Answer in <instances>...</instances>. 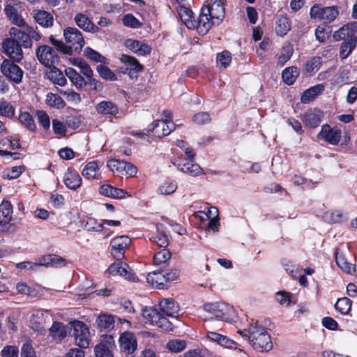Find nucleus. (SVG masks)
Returning <instances> with one entry per match:
<instances>
[{"label":"nucleus","instance_id":"obj_29","mask_svg":"<svg viewBox=\"0 0 357 357\" xmlns=\"http://www.w3.org/2000/svg\"><path fill=\"white\" fill-rule=\"evenodd\" d=\"M13 218V206L8 201H3L0 204V225H6Z\"/></svg>","mask_w":357,"mask_h":357},{"label":"nucleus","instance_id":"obj_19","mask_svg":"<svg viewBox=\"0 0 357 357\" xmlns=\"http://www.w3.org/2000/svg\"><path fill=\"white\" fill-rule=\"evenodd\" d=\"M63 181L65 185L70 189L75 190L82 185V178L79 174L73 169H68L64 174Z\"/></svg>","mask_w":357,"mask_h":357},{"label":"nucleus","instance_id":"obj_15","mask_svg":"<svg viewBox=\"0 0 357 357\" xmlns=\"http://www.w3.org/2000/svg\"><path fill=\"white\" fill-rule=\"evenodd\" d=\"M356 31L357 22H352L344 25L337 31H335L333 36L337 41L341 40H344V41H351V39L357 41V38L355 36Z\"/></svg>","mask_w":357,"mask_h":357},{"label":"nucleus","instance_id":"obj_26","mask_svg":"<svg viewBox=\"0 0 357 357\" xmlns=\"http://www.w3.org/2000/svg\"><path fill=\"white\" fill-rule=\"evenodd\" d=\"M96 112L100 114L116 116L119 113V107L112 101L103 100L96 107Z\"/></svg>","mask_w":357,"mask_h":357},{"label":"nucleus","instance_id":"obj_57","mask_svg":"<svg viewBox=\"0 0 357 357\" xmlns=\"http://www.w3.org/2000/svg\"><path fill=\"white\" fill-rule=\"evenodd\" d=\"M275 298L282 305L288 306L292 302L290 291H277Z\"/></svg>","mask_w":357,"mask_h":357},{"label":"nucleus","instance_id":"obj_5","mask_svg":"<svg viewBox=\"0 0 357 357\" xmlns=\"http://www.w3.org/2000/svg\"><path fill=\"white\" fill-rule=\"evenodd\" d=\"M36 56L38 61L47 68L56 66L59 61V57L56 51L48 45L40 46L36 50Z\"/></svg>","mask_w":357,"mask_h":357},{"label":"nucleus","instance_id":"obj_16","mask_svg":"<svg viewBox=\"0 0 357 357\" xmlns=\"http://www.w3.org/2000/svg\"><path fill=\"white\" fill-rule=\"evenodd\" d=\"M122 351L126 354H132L137 349V342L135 335L130 332H124L119 338Z\"/></svg>","mask_w":357,"mask_h":357},{"label":"nucleus","instance_id":"obj_2","mask_svg":"<svg viewBox=\"0 0 357 357\" xmlns=\"http://www.w3.org/2000/svg\"><path fill=\"white\" fill-rule=\"evenodd\" d=\"M242 336L248 337L252 348L257 352H268L273 349V344L271 335L266 328L258 324L251 323L248 331H240Z\"/></svg>","mask_w":357,"mask_h":357},{"label":"nucleus","instance_id":"obj_63","mask_svg":"<svg viewBox=\"0 0 357 357\" xmlns=\"http://www.w3.org/2000/svg\"><path fill=\"white\" fill-rule=\"evenodd\" d=\"M217 63L221 67L226 68L231 61V56L230 52L223 51L217 55Z\"/></svg>","mask_w":357,"mask_h":357},{"label":"nucleus","instance_id":"obj_60","mask_svg":"<svg viewBox=\"0 0 357 357\" xmlns=\"http://www.w3.org/2000/svg\"><path fill=\"white\" fill-rule=\"evenodd\" d=\"M60 93L65 96L66 100L71 104L78 105L82 100L80 95L73 90L60 91Z\"/></svg>","mask_w":357,"mask_h":357},{"label":"nucleus","instance_id":"obj_34","mask_svg":"<svg viewBox=\"0 0 357 357\" xmlns=\"http://www.w3.org/2000/svg\"><path fill=\"white\" fill-rule=\"evenodd\" d=\"M65 74L77 89H80L86 86V82L84 77L73 68H66Z\"/></svg>","mask_w":357,"mask_h":357},{"label":"nucleus","instance_id":"obj_35","mask_svg":"<svg viewBox=\"0 0 357 357\" xmlns=\"http://www.w3.org/2000/svg\"><path fill=\"white\" fill-rule=\"evenodd\" d=\"M70 62L72 65L79 68L81 73L86 77L88 81L92 79L93 73L90 66L83 59L79 58H71Z\"/></svg>","mask_w":357,"mask_h":357},{"label":"nucleus","instance_id":"obj_59","mask_svg":"<svg viewBox=\"0 0 357 357\" xmlns=\"http://www.w3.org/2000/svg\"><path fill=\"white\" fill-rule=\"evenodd\" d=\"M94 352L96 357H114L108 347L103 343L95 346Z\"/></svg>","mask_w":357,"mask_h":357},{"label":"nucleus","instance_id":"obj_12","mask_svg":"<svg viewBox=\"0 0 357 357\" xmlns=\"http://www.w3.org/2000/svg\"><path fill=\"white\" fill-rule=\"evenodd\" d=\"M2 48L3 52L14 61L20 62L23 59L22 46L11 38L3 41Z\"/></svg>","mask_w":357,"mask_h":357},{"label":"nucleus","instance_id":"obj_54","mask_svg":"<svg viewBox=\"0 0 357 357\" xmlns=\"http://www.w3.org/2000/svg\"><path fill=\"white\" fill-rule=\"evenodd\" d=\"M167 347L169 351L178 353L185 349L186 342L183 340H172L168 342Z\"/></svg>","mask_w":357,"mask_h":357},{"label":"nucleus","instance_id":"obj_3","mask_svg":"<svg viewBox=\"0 0 357 357\" xmlns=\"http://www.w3.org/2000/svg\"><path fill=\"white\" fill-rule=\"evenodd\" d=\"M204 309L227 322L235 321L237 318L234 307L225 302L207 303L204 305Z\"/></svg>","mask_w":357,"mask_h":357},{"label":"nucleus","instance_id":"obj_41","mask_svg":"<svg viewBox=\"0 0 357 357\" xmlns=\"http://www.w3.org/2000/svg\"><path fill=\"white\" fill-rule=\"evenodd\" d=\"M298 75L299 70L296 67L292 66L285 68L282 71V76L284 82L286 84L291 85L296 81Z\"/></svg>","mask_w":357,"mask_h":357},{"label":"nucleus","instance_id":"obj_40","mask_svg":"<svg viewBox=\"0 0 357 357\" xmlns=\"http://www.w3.org/2000/svg\"><path fill=\"white\" fill-rule=\"evenodd\" d=\"M177 189V183L174 181L166 180L160 183L158 188L157 192L160 195H171Z\"/></svg>","mask_w":357,"mask_h":357},{"label":"nucleus","instance_id":"obj_20","mask_svg":"<svg viewBox=\"0 0 357 357\" xmlns=\"http://www.w3.org/2000/svg\"><path fill=\"white\" fill-rule=\"evenodd\" d=\"M159 305L160 310L167 316L172 317H178L179 305L173 298H164L160 301Z\"/></svg>","mask_w":357,"mask_h":357},{"label":"nucleus","instance_id":"obj_47","mask_svg":"<svg viewBox=\"0 0 357 357\" xmlns=\"http://www.w3.org/2000/svg\"><path fill=\"white\" fill-rule=\"evenodd\" d=\"M45 102L50 107L56 108H63L65 106V102L58 95L52 93L46 96Z\"/></svg>","mask_w":357,"mask_h":357},{"label":"nucleus","instance_id":"obj_6","mask_svg":"<svg viewBox=\"0 0 357 357\" xmlns=\"http://www.w3.org/2000/svg\"><path fill=\"white\" fill-rule=\"evenodd\" d=\"M108 168L121 176H134L137 174V168L133 165L126 161L112 159L107 162Z\"/></svg>","mask_w":357,"mask_h":357},{"label":"nucleus","instance_id":"obj_62","mask_svg":"<svg viewBox=\"0 0 357 357\" xmlns=\"http://www.w3.org/2000/svg\"><path fill=\"white\" fill-rule=\"evenodd\" d=\"M155 325L167 332L173 331L174 330V326L172 322L167 318L162 316L161 314L157 319Z\"/></svg>","mask_w":357,"mask_h":357},{"label":"nucleus","instance_id":"obj_51","mask_svg":"<svg viewBox=\"0 0 357 357\" xmlns=\"http://www.w3.org/2000/svg\"><path fill=\"white\" fill-rule=\"evenodd\" d=\"M208 337L211 340L216 342L221 346L225 347H231V344L232 343L231 340H230L227 336H225L216 332L209 333Z\"/></svg>","mask_w":357,"mask_h":357},{"label":"nucleus","instance_id":"obj_10","mask_svg":"<svg viewBox=\"0 0 357 357\" xmlns=\"http://www.w3.org/2000/svg\"><path fill=\"white\" fill-rule=\"evenodd\" d=\"M131 243L130 238L127 236H120L113 238L110 245L111 254L116 260H121L124 257L126 250Z\"/></svg>","mask_w":357,"mask_h":357},{"label":"nucleus","instance_id":"obj_18","mask_svg":"<svg viewBox=\"0 0 357 357\" xmlns=\"http://www.w3.org/2000/svg\"><path fill=\"white\" fill-rule=\"evenodd\" d=\"M324 116L323 112L318 109H309L303 116L302 120L305 125L310 128L317 127Z\"/></svg>","mask_w":357,"mask_h":357},{"label":"nucleus","instance_id":"obj_22","mask_svg":"<svg viewBox=\"0 0 357 357\" xmlns=\"http://www.w3.org/2000/svg\"><path fill=\"white\" fill-rule=\"evenodd\" d=\"M178 13L181 21L188 29H197L198 21L195 20L193 13L190 9L185 6H180L178 8Z\"/></svg>","mask_w":357,"mask_h":357},{"label":"nucleus","instance_id":"obj_45","mask_svg":"<svg viewBox=\"0 0 357 357\" xmlns=\"http://www.w3.org/2000/svg\"><path fill=\"white\" fill-rule=\"evenodd\" d=\"M24 166H15L3 171L2 177L5 179L17 178L24 171Z\"/></svg>","mask_w":357,"mask_h":357},{"label":"nucleus","instance_id":"obj_52","mask_svg":"<svg viewBox=\"0 0 357 357\" xmlns=\"http://www.w3.org/2000/svg\"><path fill=\"white\" fill-rule=\"evenodd\" d=\"M19 120L22 125H24L27 129L31 131H35L36 126L32 116L28 112L21 113L19 117Z\"/></svg>","mask_w":357,"mask_h":357},{"label":"nucleus","instance_id":"obj_21","mask_svg":"<svg viewBox=\"0 0 357 357\" xmlns=\"http://www.w3.org/2000/svg\"><path fill=\"white\" fill-rule=\"evenodd\" d=\"M99 192L102 195L114 199H123L127 196L130 197V195L124 190L114 188L109 184L101 185Z\"/></svg>","mask_w":357,"mask_h":357},{"label":"nucleus","instance_id":"obj_43","mask_svg":"<svg viewBox=\"0 0 357 357\" xmlns=\"http://www.w3.org/2000/svg\"><path fill=\"white\" fill-rule=\"evenodd\" d=\"M357 41H344L340 48V56L342 59L347 58L356 46Z\"/></svg>","mask_w":357,"mask_h":357},{"label":"nucleus","instance_id":"obj_28","mask_svg":"<svg viewBox=\"0 0 357 357\" xmlns=\"http://www.w3.org/2000/svg\"><path fill=\"white\" fill-rule=\"evenodd\" d=\"M33 17L35 21L43 27L48 28L53 26L54 17L52 14L45 10H35Z\"/></svg>","mask_w":357,"mask_h":357},{"label":"nucleus","instance_id":"obj_14","mask_svg":"<svg viewBox=\"0 0 357 357\" xmlns=\"http://www.w3.org/2000/svg\"><path fill=\"white\" fill-rule=\"evenodd\" d=\"M341 130L336 128H331L328 124L321 126L320 132L317 135L319 139H324L332 145H337L341 139Z\"/></svg>","mask_w":357,"mask_h":357},{"label":"nucleus","instance_id":"obj_42","mask_svg":"<svg viewBox=\"0 0 357 357\" xmlns=\"http://www.w3.org/2000/svg\"><path fill=\"white\" fill-rule=\"evenodd\" d=\"M351 301L347 297L338 298L335 304V308L342 314H347L351 310Z\"/></svg>","mask_w":357,"mask_h":357},{"label":"nucleus","instance_id":"obj_48","mask_svg":"<svg viewBox=\"0 0 357 357\" xmlns=\"http://www.w3.org/2000/svg\"><path fill=\"white\" fill-rule=\"evenodd\" d=\"M172 257L171 252L166 249H162V250L155 253L153 261L155 265H162L167 264L168 261L170 260Z\"/></svg>","mask_w":357,"mask_h":357},{"label":"nucleus","instance_id":"obj_39","mask_svg":"<svg viewBox=\"0 0 357 357\" xmlns=\"http://www.w3.org/2000/svg\"><path fill=\"white\" fill-rule=\"evenodd\" d=\"M52 69L49 72L48 77L55 84L63 86L66 84L67 80L63 73L58 68L52 67Z\"/></svg>","mask_w":357,"mask_h":357},{"label":"nucleus","instance_id":"obj_53","mask_svg":"<svg viewBox=\"0 0 357 357\" xmlns=\"http://www.w3.org/2000/svg\"><path fill=\"white\" fill-rule=\"evenodd\" d=\"M84 54L88 59L101 63H105L107 59L99 54L98 52L93 50L90 47H86L84 50Z\"/></svg>","mask_w":357,"mask_h":357},{"label":"nucleus","instance_id":"obj_1","mask_svg":"<svg viewBox=\"0 0 357 357\" xmlns=\"http://www.w3.org/2000/svg\"><path fill=\"white\" fill-rule=\"evenodd\" d=\"M225 0H210L208 6L202 8L198 19L197 30L202 34L206 33L213 24H219L225 17Z\"/></svg>","mask_w":357,"mask_h":357},{"label":"nucleus","instance_id":"obj_30","mask_svg":"<svg viewBox=\"0 0 357 357\" xmlns=\"http://www.w3.org/2000/svg\"><path fill=\"white\" fill-rule=\"evenodd\" d=\"M96 324L100 331H109L114 327V319L112 315L102 314L96 319Z\"/></svg>","mask_w":357,"mask_h":357},{"label":"nucleus","instance_id":"obj_11","mask_svg":"<svg viewBox=\"0 0 357 357\" xmlns=\"http://www.w3.org/2000/svg\"><path fill=\"white\" fill-rule=\"evenodd\" d=\"M185 155L187 158L178 164V169L192 176L200 174L202 173V169L197 164L194 163L192 161L195 155L194 151L191 149H186Z\"/></svg>","mask_w":357,"mask_h":357},{"label":"nucleus","instance_id":"obj_58","mask_svg":"<svg viewBox=\"0 0 357 357\" xmlns=\"http://www.w3.org/2000/svg\"><path fill=\"white\" fill-rule=\"evenodd\" d=\"M326 220L331 223H337L343 220L344 213L340 210H335L325 213Z\"/></svg>","mask_w":357,"mask_h":357},{"label":"nucleus","instance_id":"obj_46","mask_svg":"<svg viewBox=\"0 0 357 357\" xmlns=\"http://www.w3.org/2000/svg\"><path fill=\"white\" fill-rule=\"evenodd\" d=\"M69 329L73 330L72 335L77 337L79 334L84 333L89 329L88 326L83 321L79 320H73L69 322Z\"/></svg>","mask_w":357,"mask_h":357},{"label":"nucleus","instance_id":"obj_49","mask_svg":"<svg viewBox=\"0 0 357 357\" xmlns=\"http://www.w3.org/2000/svg\"><path fill=\"white\" fill-rule=\"evenodd\" d=\"M75 343L80 348L86 349L90 347L91 344V339H90V332L89 328L77 335V337H74Z\"/></svg>","mask_w":357,"mask_h":357},{"label":"nucleus","instance_id":"obj_37","mask_svg":"<svg viewBox=\"0 0 357 357\" xmlns=\"http://www.w3.org/2000/svg\"><path fill=\"white\" fill-rule=\"evenodd\" d=\"M152 241L160 247L166 248L169 245V234L162 225L157 227V234Z\"/></svg>","mask_w":357,"mask_h":357},{"label":"nucleus","instance_id":"obj_56","mask_svg":"<svg viewBox=\"0 0 357 357\" xmlns=\"http://www.w3.org/2000/svg\"><path fill=\"white\" fill-rule=\"evenodd\" d=\"M15 114V108L7 101H0V115L12 118Z\"/></svg>","mask_w":357,"mask_h":357},{"label":"nucleus","instance_id":"obj_4","mask_svg":"<svg viewBox=\"0 0 357 357\" xmlns=\"http://www.w3.org/2000/svg\"><path fill=\"white\" fill-rule=\"evenodd\" d=\"M339 15V11L336 6L322 7L316 4L313 6L310 11V15L312 19L323 20L331 23L333 22Z\"/></svg>","mask_w":357,"mask_h":357},{"label":"nucleus","instance_id":"obj_36","mask_svg":"<svg viewBox=\"0 0 357 357\" xmlns=\"http://www.w3.org/2000/svg\"><path fill=\"white\" fill-rule=\"evenodd\" d=\"M146 281L153 288H162V286L165 282V275L157 271L149 273L146 277Z\"/></svg>","mask_w":357,"mask_h":357},{"label":"nucleus","instance_id":"obj_17","mask_svg":"<svg viewBox=\"0 0 357 357\" xmlns=\"http://www.w3.org/2000/svg\"><path fill=\"white\" fill-rule=\"evenodd\" d=\"M126 47L137 55L144 56L149 54L151 47L146 43L133 39H128L125 42Z\"/></svg>","mask_w":357,"mask_h":357},{"label":"nucleus","instance_id":"obj_27","mask_svg":"<svg viewBox=\"0 0 357 357\" xmlns=\"http://www.w3.org/2000/svg\"><path fill=\"white\" fill-rule=\"evenodd\" d=\"M20 6L6 5L4 11L9 20L17 26H25V20L17 13Z\"/></svg>","mask_w":357,"mask_h":357},{"label":"nucleus","instance_id":"obj_32","mask_svg":"<svg viewBox=\"0 0 357 357\" xmlns=\"http://www.w3.org/2000/svg\"><path fill=\"white\" fill-rule=\"evenodd\" d=\"M324 90L323 84H317L307 90H305L301 98V101L303 103H308L314 100L319 94Z\"/></svg>","mask_w":357,"mask_h":357},{"label":"nucleus","instance_id":"obj_50","mask_svg":"<svg viewBox=\"0 0 357 357\" xmlns=\"http://www.w3.org/2000/svg\"><path fill=\"white\" fill-rule=\"evenodd\" d=\"M160 314L153 307H146L143 310L142 316L146 319V322H150L151 324H155L157 319Z\"/></svg>","mask_w":357,"mask_h":357},{"label":"nucleus","instance_id":"obj_13","mask_svg":"<svg viewBox=\"0 0 357 357\" xmlns=\"http://www.w3.org/2000/svg\"><path fill=\"white\" fill-rule=\"evenodd\" d=\"M174 128V124L171 120H157L149 126L148 131L155 137H161L168 135Z\"/></svg>","mask_w":357,"mask_h":357},{"label":"nucleus","instance_id":"obj_44","mask_svg":"<svg viewBox=\"0 0 357 357\" xmlns=\"http://www.w3.org/2000/svg\"><path fill=\"white\" fill-rule=\"evenodd\" d=\"M98 171V166L96 162L91 161L87 163L84 167L82 174L87 179L95 178Z\"/></svg>","mask_w":357,"mask_h":357},{"label":"nucleus","instance_id":"obj_31","mask_svg":"<svg viewBox=\"0 0 357 357\" xmlns=\"http://www.w3.org/2000/svg\"><path fill=\"white\" fill-rule=\"evenodd\" d=\"M68 329L67 325L59 321H54L50 328V333L54 338L62 340L67 336Z\"/></svg>","mask_w":357,"mask_h":357},{"label":"nucleus","instance_id":"obj_24","mask_svg":"<svg viewBox=\"0 0 357 357\" xmlns=\"http://www.w3.org/2000/svg\"><path fill=\"white\" fill-rule=\"evenodd\" d=\"M9 34L10 38L17 41L22 47L24 48L31 47L32 41L28 38L24 29V31H21L17 28L12 27L9 30Z\"/></svg>","mask_w":357,"mask_h":357},{"label":"nucleus","instance_id":"obj_33","mask_svg":"<svg viewBox=\"0 0 357 357\" xmlns=\"http://www.w3.org/2000/svg\"><path fill=\"white\" fill-rule=\"evenodd\" d=\"M76 24L81 29L89 32H95L98 27L95 26L90 19L82 13H78L75 16Z\"/></svg>","mask_w":357,"mask_h":357},{"label":"nucleus","instance_id":"obj_55","mask_svg":"<svg viewBox=\"0 0 357 357\" xmlns=\"http://www.w3.org/2000/svg\"><path fill=\"white\" fill-rule=\"evenodd\" d=\"M96 70L102 78L109 81L116 80V75L109 68L98 65Z\"/></svg>","mask_w":357,"mask_h":357},{"label":"nucleus","instance_id":"obj_25","mask_svg":"<svg viewBox=\"0 0 357 357\" xmlns=\"http://www.w3.org/2000/svg\"><path fill=\"white\" fill-rule=\"evenodd\" d=\"M120 61L126 66V72H128L130 76L132 73H139L143 70L142 66L132 56L122 54L120 57Z\"/></svg>","mask_w":357,"mask_h":357},{"label":"nucleus","instance_id":"obj_7","mask_svg":"<svg viewBox=\"0 0 357 357\" xmlns=\"http://www.w3.org/2000/svg\"><path fill=\"white\" fill-rule=\"evenodd\" d=\"M63 36L69 49L81 50L84 45V40L82 33L75 27H68L63 30Z\"/></svg>","mask_w":357,"mask_h":357},{"label":"nucleus","instance_id":"obj_9","mask_svg":"<svg viewBox=\"0 0 357 357\" xmlns=\"http://www.w3.org/2000/svg\"><path fill=\"white\" fill-rule=\"evenodd\" d=\"M1 71L6 77L13 82L19 84L22 82L23 70L10 60H3L1 65Z\"/></svg>","mask_w":357,"mask_h":357},{"label":"nucleus","instance_id":"obj_23","mask_svg":"<svg viewBox=\"0 0 357 357\" xmlns=\"http://www.w3.org/2000/svg\"><path fill=\"white\" fill-rule=\"evenodd\" d=\"M337 265L346 273L357 275V267L354 264L349 262L345 256L337 250L335 252Z\"/></svg>","mask_w":357,"mask_h":357},{"label":"nucleus","instance_id":"obj_61","mask_svg":"<svg viewBox=\"0 0 357 357\" xmlns=\"http://www.w3.org/2000/svg\"><path fill=\"white\" fill-rule=\"evenodd\" d=\"M36 116L39 123L45 130H48L50 128V119L46 112L42 110L37 111Z\"/></svg>","mask_w":357,"mask_h":357},{"label":"nucleus","instance_id":"obj_38","mask_svg":"<svg viewBox=\"0 0 357 357\" xmlns=\"http://www.w3.org/2000/svg\"><path fill=\"white\" fill-rule=\"evenodd\" d=\"M291 29L289 19L286 16H279L276 20L275 31L279 36H284Z\"/></svg>","mask_w":357,"mask_h":357},{"label":"nucleus","instance_id":"obj_64","mask_svg":"<svg viewBox=\"0 0 357 357\" xmlns=\"http://www.w3.org/2000/svg\"><path fill=\"white\" fill-rule=\"evenodd\" d=\"M2 357H18L19 349L17 346H5L1 351Z\"/></svg>","mask_w":357,"mask_h":357},{"label":"nucleus","instance_id":"obj_8","mask_svg":"<svg viewBox=\"0 0 357 357\" xmlns=\"http://www.w3.org/2000/svg\"><path fill=\"white\" fill-rule=\"evenodd\" d=\"M107 273L110 275L123 277L128 281L136 282L138 280L128 265L122 261L114 262L111 264Z\"/></svg>","mask_w":357,"mask_h":357}]
</instances>
